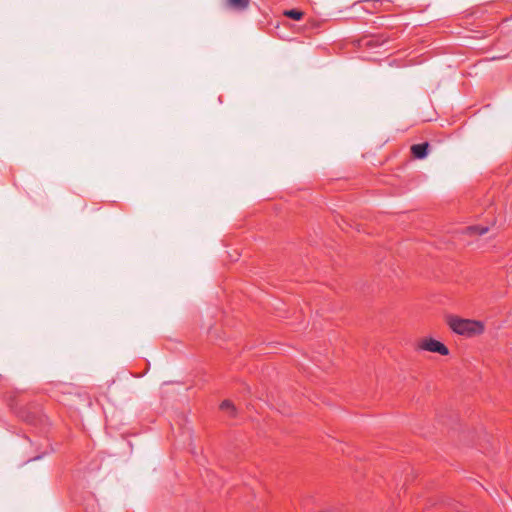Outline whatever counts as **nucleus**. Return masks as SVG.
<instances>
[{
	"label": "nucleus",
	"instance_id": "obj_3",
	"mask_svg": "<svg viewBox=\"0 0 512 512\" xmlns=\"http://www.w3.org/2000/svg\"><path fill=\"white\" fill-rule=\"evenodd\" d=\"M250 5V0H224V6L232 11H245Z\"/></svg>",
	"mask_w": 512,
	"mask_h": 512
},
{
	"label": "nucleus",
	"instance_id": "obj_8",
	"mask_svg": "<svg viewBox=\"0 0 512 512\" xmlns=\"http://www.w3.org/2000/svg\"><path fill=\"white\" fill-rule=\"evenodd\" d=\"M220 409L223 411H226V410L229 411L231 416L235 415V407L230 400H224L220 404Z\"/></svg>",
	"mask_w": 512,
	"mask_h": 512
},
{
	"label": "nucleus",
	"instance_id": "obj_5",
	"mask_svg": "<svg viewBox=\"0 0 512 512\" xmlns=\"http://www.w3.org/2000/svg\"><path fill=\"white\" fill-rule=\"evenodd\" d=\"M26 397V393L23 391L15 390L11 392V396L9 398V403L11 407H16L18 404L24 402Z\"/></svg>",
	"mask_w": 512,
	"mask_h": 512
},
{
	"label": "nucleus",
	"instance_id": "obj_9",
	"mask_svg": "<svg viewBox=\"0 0 512 512\" xmlns=\"http://www.w3.org/2000/svg\"><path fill=\"white\" fill-rule=\"evenodd\" d=\"M384 42H385V40H381V42H380V37H372L365 41V45L372 47L374 45L383 44Z\"/></svg>",
	"mask_w": 512,
	"mask_h": 512
},
{
	"label": "nucleus",
	"instance_id": "obj_2",
	"mask_svg": "<svg viewBox=\"0 0 512 512\" xmlns=\"http://www.w3.org/2000/svg\"><path fill=\"white\" fill-rule=\"evenodd\" d=\"M419 348L443 356L449 354V349L442 342L432 338L422 340L419 344Z\"/></svg>",
	"mask_w": 512,
	"mask_h": 512
},
{
	"label": "nucleus",
	"instance_id": "obj_10",
	"mask_svg": "<svg viewBox=\"0 0 512 512\" xmlns=\"http://www.w3.org/2000/svg\"><path fill=\"white\" fill-rule=\"evenodd\" d=\"M370 5H371V8L375 9V10H378L380 8V6L383 5L384 1L382 0H373V1H367Z\"/></svg>",
	"mask_w": 512,
	"mask_h": 512
},
{
	"label": "nucleus",
	"instance_id": "obj_7",
	"mask_svg": "<svg viewBox=\"0 0 512 512\" xmlns=\"http://www.w3.org/2000/svg\"><path fill=\"white\" fill-rule=\"evenodd\" d=\"M284 15L293 20L299 21L303 17V12L300 10H297V9H291V10L285 11Z\"/></svg>",
	"mask_w": 512,
	"mask_h": 512
},
{
	"label": "nucleus",
	"instance_id": "obj_4",
	"mask_svg": "<svg viewBox=\"0 0 512 512\" xmlns=\"http://www.w3.org/2000/svg\"><path fill=\"white\" fill-rule=\"evenodd\" d=\"M429 144L427 142L411 146V153L417 159H423L428 154Z\"/></svg>",
	"mask_w": 512,
	"mask_h": 512
},
{
	"label": "nucleus",
	"instance_id": "obj_1",
	"mask_svg": "<svg viewBox=\"0 0 512 512\" xmlns=\"http://www.w3.org/2000/svg\"><path fill=\"white\" fill-rule=\"evenodd\" d=\"M449 328L456 334L473 337L484 332V324L481 321L464 319L458 316L450 315L447 317Z\"/></svg>",
	"mask_w": 512,
	"mask_h": 512
},
{
	"label": "nucleus",
	"instance_id": "obj_6",
	"mask_svg": "<svg viewBox=\"0 0 512 512\" xmlns=\"http://www.w3.org/2000/svg\"><path fill=\"white\" fill-rule=\"evenodd\" d=\"M465 230L469 234L483 235L488 231V227H486V226H469Z\"/></svg>",
	"mask_w": 512,
	"mask_h": 512
}]
</instances>
